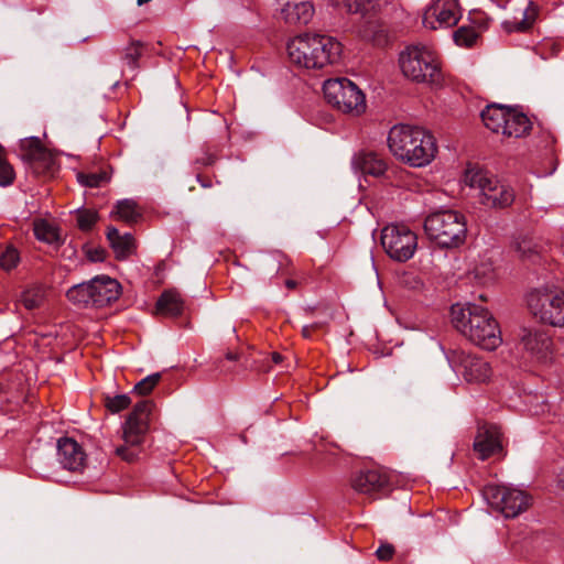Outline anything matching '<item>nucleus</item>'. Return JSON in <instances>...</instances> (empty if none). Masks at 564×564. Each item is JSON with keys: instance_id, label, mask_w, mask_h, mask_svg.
Wrapping results in <instances>:
<instances>
[{"instance_id": "1", "label": "nucleus", "mask_w": 564, "mask_h": 564, "mask_svg": "<svg viewBox=\"0 0 564 564\" xmlns=\"http://www.w3.org/2000/svg\"><path fill=\"white\" fill-rule=\"evenodd\" d=\"M387 142L399 161L414 167L430 164L437 151L435 139L429 131L409 124L393 126Z\"/></svg>"}, {"instance_id": "2", "label": "nucleus", "mask_w": 564, "mask_h": 564, "mask_svg": "<svg viewBox=\"0 0 564 564\" xmlns=\"http://www.w3.org/2000/svg\"><path fill=\"white\" fill-rule=\"evenodd\" d=\"M451 313L454 326L475 345L494 350L501 344L498 324L482 306L456 304L452 306Z\"/></svg>"}, {"instance_id": "3", "label": "nucleus", "mask_w": 564, "mask_h": 564, "mask_svg": "<svg viewBox=\"0 0 564 564\" xmlns=\"http://www.w3.org/2000/svg\"><path fill=\"white\" fill-rule=\"evenodd\" d=\"M286 50L293 65L306 69H322L339 59L341 44L328 35L303 34L292 39Z\"/></svg>"}, {"instance_id": "4", "label": "nucleus", "mask_w": 564, "mask_h": 564, "mask_svg": "<svg viewBox=\"0 0 564 564\" xmlns=\"http://www.w3.org/2000/svg\"><path fill=\"white\" fill-rule=\"evenodd\" d=\"M399 65L403 76L412 82L440 84L442 80L437 54L430 46H406L399 55Z\"/></svg>"}, {"instance_id": "5", "label": "nucleus", "mask_w": 564, "mask_h": 564, "mask_svg": "<svg viewBox=\"0 0 564 564\" xmlns=\"http://www.w3.org/2000/svg\"><path fill=\"white\" fill-rule=\"evenodd\" d=\"M152 401L138 402L122 425L123 444L116 448V454L123 460L134 462L141 453V447L150 427Z\"/></svg>"}, {"instance_id": "6", "label": "nucleus", "mask_w": 564, "mask_h": 564, "mask_svg": "<svg viewBox=\"0 0 564 564\" xmlns=\"http://www.w3.org/2000/svg\"><path fill=\"white\" fill-rule=\"evenodd\" d=\"M424 230L429 238L438 246L444 248L457 247L466 238V218L456 210H437L425 218Z\"/></svg>"}, {"instance_id": "7", "label": "nucleus", "mask_w": 564, "mask_h": 564, "mask_svg": "<svg viewBox=\"0 0 564 564\" xmlns=\"http://www.w3.org/2000/svg\"><path fill=\"white\" fill-rule=\"evenodd\" d=\"M530 313L541 323L551 326L564 325V291L554 284H543L527 295Z\"/></svg>"}, {"instance_id": "8", "label": "nucleus", "mask_w": 564, "mask_h": 564, "mask_svg": "<svg viewBox=\"0 0 564 564\" xmlns=\"http://www.w3.org/2000/svg\"><path fill=\"white\" fill-rule=\"evenodd\" d=\"M464 183L479 191V203L487 208H506L514 200L513 189L486 171L468 169Z\"/></svg>"}, {"instance_id": "9", "label": "nucleus", "mask_w": 564, "mask_h": 564, "mask_svg": "<svg viewBox=\"0 0 564 564\" xmlns=\"http://www.w3.org/2000/svg\"><path fill=\"white\" fill-rule=\"evenodd\" d=\"M325 100L341 111L360 116L366 111L367 104L362 90L348 78L328 79L323 86Z\"/></svg>"}, {"instance_id": "10", "label": "nucleus", "mask_w": 564, "mask_h": 564, "mask_svg": "<svg viewBox=\"0 0 564 564\" xmlns=\"http://www.w3.org/2000/svg\"><path fill=\"white\" fill-rule=\"evenodd\" d=\"M484 496L489 506L506 518H514L531 506V497L525 491L506 486L488 485Z\"/></svg>"}, {"instance_id": "11", "label": "nucleus", "mask_w": 564, "mask_h": 564, "mask_svg": "<svg viewBox=\"0 0 564 564\" xmlns=\"http://www.w3.org/2000/svg\"><path fill=\"white\" fill-rule=\"evenodd\" d=\"M380 240L387 254L399 262L411 259L417 247L416 235L404 225L386 226Z\"/></svg>"}, {"instance_id": "12", "label": "nucleus", "mask_w": 564, "mask_h": 564, "mask_svg": "<svg viewBox=\"0 0 564 564\" xmlns=\"http://www.w3.org/2000/svg\"><path fill=\"white\" fill-rule=\"evenodd\" d=\"M20 158L36 176L52 177L58 170L54 153L35 137L21 140Z\"/></svg>"}, {"instance_id": "13", "label": "nucleus", "mask_w": 564, "mask_h": 564, "mask_svg": "<svg viewBox=\"0 0 564 564\" xmlns=\"http://www.w3.org/2000/svg\"><path fill=\"white\" fill-rule=\"evenodd\" d=\"M458 0H435L423 13V25L430 30L452 28L460 19Z\"/></svg>"}, {"instance_id": "14", "label": "nucleus", "mask_w": 564, "mask_h": 564, "mask_svg": "<svg viewBox=\"0 0 564 564\" xmlns=\"http://www.w3.org/2000/svg\"><path fill=\"white\" fill-rule=\"evenodd\" d=\"M449 360L468 382H486L491 376V367L486 360L462 349L453 350Z\"/></svg>"}, {"instance_id": "15", "label": "nucleus", "mask_w": 564, "mask_h": 564, "mask_svg": "<svg viewBox=\"0 0 564 564\" xmlns=\"http://www.w3.org/2000/svg\"><path fill=\"white\" fill-rule=\"evenodd\" d=\"M502 433L496 424L484 423L478 426L474 442V451L480 459H487L490 456L501 453Z\"/></svg>"}, {"instance_id": "16", "label": "nucleus", "mask_w": 564, "mask_h": 564, "mask_svg": "<svg viewBox=\"0 0 564 564\" xmlns=\"http://www.w3.org/2000/svg\"><path fill=\"white\" fill-rule=\"evenodd\" d=\"M521 344L531 358L539 362H545L552 356L551 336L541 328H524Z\"/></svg>"}, {"instance_id": "17", "label": "nucleus", "mask_w": 564, "mask_h": 564, "mask_svg": "<svg viewBox=\"0 0 564 564\" xmlns=\"http://www.w3.org/2000/svg\"><path fill=\"white\" fill-rule=\"evenodd\" d=\"M57 459L69 471H82L87 456L83 447L73 438L63 437L57 442Z\"/></svg>"}, {"instance_id": "18", "label": "nucleus", "mask_w": 564, "mask_h": 564, "mask_svg": "<svg viewBox=\"0 0 564 564\" xmlns=\"http://www.w3.org/2000/svg\"><path fill=\"white\" fill-rule=\"evenodd\" d=\"M350 482L355 491L364 495H372L389 487L390 476L381 468L369 469L356 474Z\"/></svg>"}, {"instance_id": "19", "label": "nucleus", "mask_w": 564, "mask_h": 564, "mask_svg": "<svg viewBox=\"0 0 564 564\" xmlns=\"http://www.w3.org/2000/svg\"><path fill=\"white\" fill-rule=\"evenodd\" d=\"M89 282L93 293V306H106L117 301L121 294L120 283L110 276H96Z\"/></svg>"}, {"instance_id": "20", "label": "nucleus", "mask_w": 564, "mask_h": 564, "mask_svg": "<svg viewBox=\"0 0 564 564\" xmlns=\"http://www.w3.org/2000/svg\"><path fill=\"white\" fill-rule=\"evenodd\" d=\"M106 236L117 260H126L135 252L137 243L131 234L121 235L117 228L109 227Z\"/></svg>"}, {"instance_id": "21", "label": "nucleus", "mask_w": 564, "mask_h": 564, "mask_svg": "<svg viewBox=\"0 0 564 564\" xmlns=\"http://www.w3.org/2000/svg\"><path fill=\"white\" fill-rule=\"evenodd\" d=\"M185 303L181 293L176 290L164 291L156 304L155 314L165 317H176L184 312Z\"/></svg>"}, {"instance_id": "22", "label": "nucleus", "mask_w": 564, "mask_h": 564, "mask_svg": "<svg viewBox=\"0 0 564 564\" xmlns=\"http://www.w3.org/2000/svg\"><path fill=\"white\" fill-rule=\"evenodd\" d=\"M509 108L490 105L481 111V120L487 129L494 133H501L508 118Z\"/></svg>"}, {"instance_id": "23", "label": "nucleus", "mask_w": 564, "mask_h": 564, "mask_svg": "<svg viewBox=\"0 0 564 564\" xmlns=\"http://www.w3.org/2000/svg\"><path fill=\"white\" fill-rule=\"evenodd\" d=\"M355 166L364 174L381 176L387 170V163L373 152L359 153L354 161Z\"/></svg>"}, {"instance_id": "24", "label": "nucleus", "mask_w": 564, "mask_h": 564, "mask_svg": "<svg viewBox=\"0 0 564 564\" xmlns=\"http://www.w3.org/2000/svg\"><path fill=\"white\" fill-rule=\"evenodd\" d=\"M531 130V122L529 118L520 112L509 109L508 118L501 134L506 137L521 138L529 133Z\"/></svg>"}, {"instance_id": "25", "label": "nucleus", "mask_w": 564, "mask_h": 564, "mask_svg": "<svg viewBox=\"0 0 564 564\" xmlns=\"http://www.w3.org/2000/svg\"><path fill=\"white\" fill-rule=\"evenodd\" d=\"M282 14L289 23L306 24L314 14V8L311 2L286 3Z\"/></svg>"}, {"instance_id": "26", "label": "nucleus", "mask_w": 564, "mask_h": 564, "mask_svg": "<svg viewBox=\"0 0 564 564\" xmlns=\"http://www.w3.org/2000/svg\"><path fill=\"white\" fill-rule=\"evenodd\" d=\"M512 250L522 261L535 262L542 252L541 246L531 237L520 236L512 242Z\"/></svg>"}, {"instance_id": "27", "label": "nucleus", "mask_w": 564, "mask_h": 564, "mask_svg": "<svg viewBox=\"0 0 564 564\" xmlns=\"http://www.w3.org/2000/svg\"><path fill=\"white\" fill-rule=\"evenodd\" d=\"M112 215L128 225L139 221L142 217V209L133 199H122L116 204V210Z\"/></svg>"}, {"instance_id": "28", "label": "nucleus", "mask_w": 564, "mask_h": 564, "mask_svg": "<svg viewBox=\"0 0 564 564\" xmlns=\"http://www.w3.org/2000/svg\"><path fill=\"white\" fill-rule=\"evenodd\" d=\"M269 269L275 270L278 273L299 276L293 267L292 260L281 251H272L265 259L264 263Z\"/></svg>"}, {"instance_id": "29", "label": "nucleus", "mask_w": 564, "mask_h": 564, "mask_svg": "<svg viewBox=\"0 0 564 564\" xmlns=\"http://www.w3.org/2000/svg\"><path fill=\"white\" fill-rule=\"evenodd\" d=\"M521 15L522 18L514 17L513 20L506 21L503 23L505 29L509 32L528 30L529 28H531L536 18V8L530 2L521 11Z\"/></svg>"}, {"instance_id": "30", "label": "nucleus", "mask_w": 564, "mask_h": 564, "mask_svg": "<svg viewBox=\"0 0 564 564\" xmlns=\"http://www.w3.org/2000/svg\"><path fill=\"white\" fill-rule=\"evenodd\" d=\"M67 299L75 305L93 306V293L90 282L72 286L66 294Z\"/></svg>"}, {"instance_id": "31", "label": "nucleus", "mask_w": 564, "mask_h": 564, "mask_svg": "<svg viewBox=\"0 0 564 564\" xmlns=\"http://www.w3.org/2000/svg\"><path fill=\"white\" fill-rule=\"evenodd\" d=\"M329 3L347 13H365L373 8L377 0H328Z\"/></svg>"}, {"instance_id": "32", "label": "nucleus", "mask_w": 564, "mask_h": 564, "mask_svg": "<svg viewBox=\"0 0 564 564\" xmlns=\"http://www.w3.org/2000/svg\"><path fill=\"white\" fill-rule=\"evenodd\" d=\"M35 237L46 243H54L59 240L58 229L51 223L39 219L34 221Z\"/></svg>"}, {"instance_id": "33", "label": "nucleus", "mask_w": 564, "mask_h": 564, "mask_svg": "<svg viewBox=\"0 0 564 564\" xmlns=\"http://www.w3.org/2000/svg\"><path fill=\"white\" fill-rule=\"evenodd\" d=\"M45 299V290L43 286L35 285L29 288L21 294V303L26 310H34L40 307Z\"/></svg>"}, {"instance_id": "34", "label": "nucleus", "mask_w": 564, "mask_h": 564, "mask_svg": "<svg viewBox=\"0 0 564 564\" xmlns=\"http://www.w3.org/2000/svg\"><path fill=\"white\" fill-rule=\"evenodd\" d=\"M143 51V43L138 40H131L129 44L123 48L122 52V59L123 62L132 67H138V61L142 55Z\"/></svg>"}, {"instance_id": "35", "label": "nucleus", "mask_w": 564, "mask_h": 564, "mask_svg": "<svg viewBox=\"0 0 564 564\" xmlns=\"http://www.w3.org/2000/svg\"><path fill=\"white\" fill-rule=\"evenodd\" d=\"M479 34L473 26H460L454 33V41L458 46L473 47L478 41Z\"/></svg>"}, {"instance_id": "36", "label": "nucleus", "mask_w": 564, "mask_h": 564, "mask_svg": "<svg viewBox=\"0 0 564 564\" xmlns=\"http://www.w3.org/2000/svg\"><path fill=\"white\" fill-rule=\"evenodd\" d=\"M14 170L6 158L4 148L0 144V185H10L14 181Z\"/></svg>"}, {"instance_id": "37", "label": "nucleus", "mask_w": 564, "mask_h": 564, "mask_svg": "<svg viewBox=\"0 0 564 564\" xmlns=\"http://www.w3.org/2000/svg\"><path fill=\"white\" fill-rule=\"evenodd\" d=\"M77 180L80 184L88 186V187H98L102 183H107L109 180V176L106 172H98V173H78Z\"/></svg>"}, {"instance_id": "38", "label": "nucleus", "mask_w": 564, "mask_h": 564, "mask_svg": "<svg viewBox=\"0 0 564 564\" xmlns=\"http://www.w3.org/2000/svg\"><path fill=\"white\" fill-rule=\"evenodd\" d=\"M131 403V399L127 394H118L115 397L107 395L105 398V406L111 413H118L124 409H127Z\"/></svg>"}, {"instance_id": "39", "label": "nucleus", "mask_w": 564, "mask_h": 564, "mask_svg": "<svg viewBox=\"0 0 564 564\" xmlns=\"http://www.w3.org/2000/svg\"><path fill=\"white\" fill-rule=\"evenodd\" d=\"M19 261L20 254L18 250L12 246H8L0 256V268L7 271L12 270L18 265Z\"/></svg>"}, {"instance_id": "40", "label": "nucleus", "mask_w": 564, "mask_h": 564, "mask_svg": "<svg viewBox=\"0 0 564 564\" xmlns=\"http://www.w3.org/2000/svg\"><path fill=\"white\" fill-rule=\"evenodd\" d=\"M160 379V373L150 375L134 386L133 392L138 395H147L152 392V390L159 383Z\"/></svg>"}, {"instance_id": "41", "label": "nucleus", "mask_w": 564, "mask_h": 564, "mask_svg": "<svg viewBox=\"0 0 564 564\" xmlns=\"http://www.w3.org/2000/svg\"><path fill=\"white\" fill-rule=\"evenodd\" d=\"M97 219L98 214L95 210L83 209L77 212V225L84 231L90 230Z\"/></svg>"}, {"instance_id": "42", "label": "nucleus", "mask_w": 564, "mask_h": 564, "mask_svg": "<svg viewBox=\"0 0 564 564\" xmlns=\"http://www.w3.org/2000/svg\"><path fill=\"white\" fill-rule=\"evenodd\" d=\"M393 554H394V546L389 543L381 544L376 552V555L380 561H389L392 558Z\"/></svg>"}, {"instance_id": "43", "label": "nucleus", "mask_w": 564, "mask_h": 564, "mask_svg": "<svg viewBox=\"0 0 564 564\" xmlns=\"http://www.w3.org/2000/svg\"><path fill=\"white\" fill-rule=\"evenodd\" d=\"M105 253L104 249H90L87 251L89 260L94 262L102 261L105 259Z\"/></svg>"}, {"instance_id": "44", "label": "nucleus", "mask_w": 564, "mask_h": 564, "mask_svg": "<svg viewBox=\"0 0 564 564\" xmlns=\"http://www.w3.org/2000/svg\"><path fill=\"white\" fill-rule=\"evenodd\" d=\"M322 324L321 323H314L312 325H306V326H303L301 333H302V336L304 338H311V335L314 330L321 328Z\"/></svg>"}, {"instance_id": "45", "label": "nucleus", "mask_w": 564, "mask_h": 564, "mask_svg": "<svg viewBox=\"0 0 564 564\" xmlns=\"http://www.w3.org/2000/svg\"><path fill=\"white\" fill-rule=\"evenodd\" d=\"M365 36H366V37H368V39H370V40H371L375 44H377V45L382 44L383 42H386V39H387V36H386V34H384V32H383V31H380V32L378 33V35H375V36H372V37H370V36H369V35H367V34H365Z\"/></svg>"}, {"instance_id": "46", "label": "nucleus", "mask_w": 564, "mask_h": 564, "mask_svg": "<svg viewBox=\"0 0 564 564\" xmlns=\"http://www.w3.org/2000/svg\"><path fill=\"white\" fill-rule=\"evenodd\" d=\"M302 283L301 280H294V279H288L285 281V286L290 290H293V289H296L297 285H300Z\"/></svg>"}, {"instance_id": "47", "label": "nucleus", "mask_w": 564, "mask_h": 564, "mask_svg": "<svg viewBox=\"0 0 564 564\" xmlns=\"http://www.w3.org/2000/svg\"><path fill=\"white\" fill-rule=\"evenodd\" d=\"M197 181L205 188H210L213 186V183L209 178H203L200 175H197Z\"/></svg>"}, {"instance_id": "48", "label": "nucleus", "mask_w": 564, "mask_h": 564, "mask_svg": "<svg viewBox=\"0 0 564 564\" xmlns=\"http://www.w3.org/2000/svg\"><path fill=\"white\" fill-rule=\"evenodd\" d=\"M216 158L213 156V155H207L206 158L204 159H198V162L202 163L203 165H210L215 162Z\"/></svg>"}, {"instance_id": "49", "label": "nucleus", "mask_w": 564, "mask_h": 564, "mask_svg": "<svg viewBox=\"0 0 564 564\" xmlns=\"http://www.w3.org/2000/svg\"><path fill=\"white\" fill-rule=\"evenodd\" d=\"M238 358H239V356H238V354H237V352H235V351H228V352L226 354V359H228V360H230V361H236V360H238Z\"/></svg>"}, {"instance_id": "50", "label": "nucleus", "mask_w": 564, "mask_h": 564, "mask_svg": "<svg viewBox=\"0 0 564 564\" xmlns=\"http://www.w3.org/2000/svg\"><path fill=\"white\" fill-rule=\"evenodd\" d=\"M282 359H283V356H282L281 354H279V352H273V354H272V361H273L274 364H279V362H281V361H282Z\"/></svg>"}, {"instance_id": "51", "label": "nucleus", "mask_w": 564, "mask_h": 564, "mask_svg": "<svg viewBox=\"0 0 564 564\" xmlns=\"http://www.w3.org/2000/svg\"><path fill=\"white\" fill-rule=\"evenodd\" d=\"M150 1L151 0H137V3H138V6H143V4H145V3L150 2Z\"/></svg>"}]
</instances>
